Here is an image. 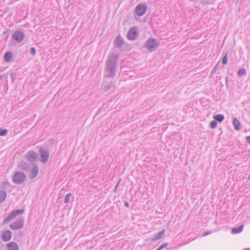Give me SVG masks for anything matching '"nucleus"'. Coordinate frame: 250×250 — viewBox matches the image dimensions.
Instances as JSON below:
<instances>
[{
  "instance_id": "obj_1",
  "label": "nucleus",
  "mask_w": 250,
  "mask_h": 250,
  "mask_svg": "<svg viewBox=\"0 0 250 250\" xmlns=\"http://www.w3.org/2000/svg\"><path fill=\"white\" fill-rule=\"evenodd\" d=\"M118 59V55L109 56L107 58L106 62V70L108 77L113 78L115 76Z\"/></svg>"
},
{
  "instance_id": "obj_2",
  "label": "nucleus",
  "mask_w": 250,
  "mask_h": 250,
  "mask_svg": "<svg viewBox=\"0 0 250 250\" xmlns=\"http://www.w3.org/2000/svg\"><path fill=\"white\" fill-rule=\"evenodd\" d=\"M159 42L155 38L148 39L146 42L145 46L150 52H154L158 48Z\"/></svg>"
},
{
  "instance_id": "obj_3",
  "label": "nucleus",
  "mask_w": 250,
  "mask_h": 250,
  "mask_svg": "<svg viewBox=\"0 0 250 250\" xmlns=\"http://www.w3.org/2000/svg\"><path fill=\"white\" fill-rule=\"evenodd\" d=\"M26 178V175L23 172L17 171L13 175L12 181L15 184L20 185L25 181Z\"/></svg>"
},
{
  "instance_id": "obj_4",
  "label": "nucleus",
  "mask_w": 250,
  "mask_h": 250,
  "mask_svg": "<svg viewBox=\"0 0 250 250\" xmlns=\"http://www.w3.org/2000/svg\"><path fill=\"white\" fill-rule=\"evenodd\" d=\"M24 158L27 161L30 162L32 165H36L38 155L36 152L34 150H30L28 151L25 154Z\"/></svg>"
},
{
  "instance_id": "obj_5",
  "label": "nucleus",
  "mask_w": 250,
  "mask_h": 250,
  "mask_svg": "<svg viewBox=\"0 0 250 250\" xmlns=\"http://www.w3.org/2000/svg\"><path fill=\"white\" fill-rule=\"evenodd\" d=\"M147 10V6L145 3H140L135 7V12L138 17L143 16Z\"/></svg>"
},
{
  "instance_id": "obj_6",
  "label": "nucleus",
  "mask_w": 250,
  "mask_h": 250,
  "mask_svg": "<svg viewBox=\"0 0 250 250\" xmlns=\"http://www.w3.org/2000/svg\"><path fill=\"white\" fill-rule=\"evenodd\" d=\"M138 28L136 26L131 27L128 31L127 38L128 40L133 41L138 36Z\"/></svg>"
},
{
  "instance_id": "obj_7",
  "label": "nucleus",
  "mask_w": 250,
  "mask_h": 250,
  "mask_svg": "<svg viewBox=\"0 0 250 250\" xmlns=\"http://www.w3.org/2000/svg\"><path fill=\"white\" fill-rule=\"evenodd\" d=\"M25 37L24 33L21 31H16L12 35L11 38L17 42H21Z\"/></svg>"
},
{
  "instance_id": "obj_8",
  "label": "nucleus",
  "mask_w": 250,
  "mask_h": 250,
  "mask_svg": "<svg viewBox=\"0 0 250 250\" xmlns=\"http://www.w3.org/2000/svg\"><path fill=\"white\" fill-rule=\"evenodd\" d=\"M24 226V221L22 219H18L14 221L10 225L9 227L13 230L21 229Z\"/></svg>"
},
{
  "instance_id": "obj_9",
  "label": "nucleus",
  "mask_w": 250,
  "mask_h": 250,
  "mask_svg": "<svg viewBox=\"0 0 250 250\" xmlns=\"http://www.w3.org/2000/svg\"><path fill=\"white\" fill-rule=\"evenodd\" d=\"M39 153L41 156V162L46 163L48 161L49 156L48 151L44 148H41L39 150Z\"/></svg>"
},
{
  "instance_id": "obj_10",
  "label": "nucleus",
  "mask_w": 250,
  "mask_h": 250,
  "mask_svg": "<svg viewBox=\"0 0 250 250\" xmlns=\"http://www.w3.org/2000/svg\"><path fill=\"white\" fill-rule=\"evenodd\" d=\"M1 237L3 242H8L12 238V232L9 229H6L2 231Z\"/></svg>"
},
{
  "instance_id": "obj_11",
  "label": "nucleus",
  "mask_w": 250,
  "mask_h": 250,
  "mask_svg": "<svg viewBox=\"0 0 250 250\" xmlns=\"http://www.w3.org/2000/svg\"><path fill=\"white\" fill-rule=\"evenodd\" d=\"M32 166L33 167L32 168H30V170L29 171V177L30 179H33L36 177L39 172V168L37 164L33 165Z\"/></svg>"
},
{
  "instance_id": "obj_12",
  "label": "nucleus",
  "mask_w": 250,
  "mask_h": 250,
  "mask_svg": "<svg viewBox=\"0 0 250 250\" xmlns=\"http://www.w3.org/2000/svg\"><path fill=\"white\" fill-rule=\"evenodd\" d=\"M17 167L19 169L24 171H29L31 168L30 165L24 161L19 163Z\"/></svg>"
},
{
  "instance_id": "obj_13",
  "label": "nucleus",
  "mask_w": 250,
  "mask_h": 250,
  "mask_svg": "<svg viewBox=\"0 0 250 250\" xmlns=\"http://www.w3.org/2000/svg\"><path fill=\"white\" fill-rule=\"evenodd\" d=\"M124 43V41L120 35L117 36L114 41V46L117 48L123 47Z\"/></svg>"
},
{
  "instance_id": "obj_14",
  "label": "nucleus",
  "mask_w": 250,
  "mask_h": 250,
  "mask_svg": "<svg viewBox=\"0 0 250 250\" xmlns=\"http://www.w3.org/2000/svg\"><path fill=\"white\" fill-rule=\"evenodd\" d=\"M6 250H19V246L15 242H10L6 245Z\"/></svg>"
},
{
  "instance_id": "obj_15",
  "label": "nucleus",
  "mask_w": 250,
  "mask_h": 250,
  "mask_svg": "<svg viewBox=\"0 0 250 250\" xmlns=\"http://www.w3.org/2000/svg\"><path fill=\"white\" fill-rule=\"evenodd\" d=\"M115 87V83L114 82H109L108 83H106L104 87V91L106 92L112 88H114Z\"/></svg>"
},
{
  "instance_id": "obj_16",
  "label": "nucleus",
  "mask_w": 250,
  "mask_h": 250,
  "mask_svg": "<svg viewBox=\"0 0 250 250\" xmlns=\"http://www.w3.org/2000/svg\"><path fill=\"white\" fill-rule=\"evenodd\" d=\"M23 209H17L11 212L9 215L12 218H13V219H14L17 215L23 213Z\"/></svg>"
},
{
  "instance_id": "obj_17",
  "label": "nucleus",
  "mask_w": 250,
  "mask_h": 250,
  "mask_svg": "<svg viewBox=\"0 0 250 250\" xmlns=\"http://www.w3.org/2000/svg\"><path fill=\"white\" fill-rule=\"evenodd\" d=\"M244 228V225H241L237 227L233 228L231 229V233L233 234H238L240 233Z\"/></svg>"
},
{
  "instance_id": "obj_18",
  "label": "nucleus",
  "mask_w": 250,
  "mask_h": 250,
  "mask_svg": "<svg viewBox=\"0 0 250 250\" xmlns=\"http://www.w3.org/2000/svg\"><path fill=\"white\" fill-rule=\"evenodd\" d=\"M232 123L236 130H239L240 129V122L237 118H234Z\"/></svg>"
},
{
  "instance_id": "obj_19",
  "label": "nucleus",
  "mask_w": 250,
  "mask_h": 250,
  "mask_svg": "<svg viewBox=\"0 0 250 250\" xmlns=\"http://www.w3.org/2000/svg\"><path fill=\"white\" fill-rule=\"evenodd\" d=\"M165 229H163L161 231L158 233V234L155 236V238L152 239V240L156 241L161 239L164 237L165 234Z\"/></svg>"
},
{
  "instance_id": "obj_20",
  "label": "nucleus",
  "mask_w": 250,
  "mask_h": 250,
  "mask_svg": "<svg viewBox=\"0 0 250 250\" xmlns=\"http://www.w3.org/2000/svg\"><path fill=\"white\" fill-rule=\"evenodd\" d=\"M12 58V54L10 52H6L4 56V60L7 62H11Z\"/></svg>"
},
{
  "instance_id": "obj_21",
  "label": "nucleus",
  "mask_w": 250,
  "mask_h": 250,
  "mask_svg": "<svg viewBox=\"0 0 250 250\" xmlns=\"http://www.w3.org/2000/svg\"><path fill=\"white\" fill-rule=\"evenodd\" d=\"M214 119L219 123H221L224 119V116L223 114H218L214 116Z\"/></svg>"
},
{
  "instance_id": "obj_22",
  "label": "nucleus",
  "mask_w": 250,
  "mask_h": 250,
  "mask_svg": "<svg viewBox=\"0 0 250 250\" xmlns=\"http://www.w3.org/2000/svg\"><path fill=\"white\" fill-rule=\"evenodd\" d=\"M6 197V193L4 190H0V203H2Z\"/></svg>"
},
{
  "instance_id": "obj_23",
  "label": "nucleus",
  "mask_w": 250,
  "mask_h": 250,
  "mask_svg": "<svg viewBox=\"0 0 250 250\" xmlns=\"http://www.w3.org/2000/svg\"><path fill=\"white\" fill-rule=\"evenodd\" d=\"M237 75L239 77H242V76L246 75V71L245 68H242L238 70L237 71Z\"/></svg>"
},
{
  "instance_id": "obj_24",
  "label": "nucleus",
  "mask_w": 250,
  "mask_h": 250,
  "mask_svg": "<svg viewBox=\"0 0 250 250\" xmlns=\"http://www.w3.org/2000/svg\"><path fill=\"white\" fill-rule=\"evenodd\" d=\"M12 220H13V218H12L9 215H8L6 217H5L3 219V224H4L7 223Z\"/></svg>"
},
{
  "instance_id": "obj_25",
  "label": "nucleus",
  "mask_w": 250,
  "mask_h": 250,
  "mask_svg": "<svg viewBox=\"0 0 250 250\" xmlns=\"http://www.w3.org/2000/svg\"><path fill=\"white\" fill-rule=\"evenodd\" d=\"M217 125V121L214 120L212 121L210 123V127L211 128H215L216 127Z\"/></svg>"
},
{
  "instance_id": "obj_26",
  "label": "nucleus",
  "mask_w": 250,
  "mask_h": 250,
  "mask_svg": "<svg viewBox=\"0 0 250 250\" xmlns=\"http://www.w3.org/2000/svg\"><path fill=\"white\" fill-rule=\"evenodd\" d=\"M7 129L0 128V136H4L7 134Z\"/></svg>"
},
{
  "instance_id": "obj_27",
  "label": "nucleus",
  "mask_w": 250,
  "mask_h": 250,
  "mask_svg": "<svg viewBox=\"0 0 250 250\" xmlns=\"http://www.w3.org/2000/svg\"><path fill=\"white\" fill-rule=\"evenodd\" d=\"M222 62L224 65L227 64V63H228V54H227V53H226L223 56L222 60Z\"/></svg>"
},
{
  "instance_id": "obj_28",
  "label": "nucleus",
  "mask_w": 250,
  "mask_h": 250,
  "mask_svg": "<svg viewBox=\"0 0 250 250\" xmlns=\"http://www.w3.org/2000/svg\"><path fill=\"white\" fill-rule=\"evenodd\" d=\"M72 196V193H69L67 194L65 197L64 202L65 203H67L69 202L70 197Z\"/></svg>"
},
{
  "instance_id": "obj_29",
  "label": "nucleus",
  "mask_w": 250,
  "mask_h": 250,
  "mask_svg": "<svg viewBox=\"0 0 250 250\" xmlns=\"http://www.w3.org/2000/svg\"><path fill=\"white\" fill-rule=\"evenodd\" d=\"M30 53L32 56H35L36 53V49L33 47H31L30 48Z\"/></svg>"
},
{
  "instance_id": "obj_30",
  "label": "nucleus",
  "mask_w": 250,
  "mask_h": 250,
  "mask_svg": "<svg viewBox=\"0 0 250 250\" xmlns=\"http://www.w3.org/2000/svg\"><path fill=\"white\" fill-rule=\"evenodd\" d=\"M7 76H8V75L6 73H3L1 75H0V81L3 78H5L6 80V82H7L8 81V80H7Z\"/></svg>"
},
{
  "instance_id": "obj_31",
  "label": "nucleus",
  "mask_w": 250,
  "mask_h": 250,
  "mask_svg": "<svg viewBox=\"0 0 250 250\" xmlns=\"http://www.w3.org/2000/svg\"><path fill=\"white\" fill-rule=\"evenodd\" d=\"M220 62H218V63L215 65L212 70H211L212 73H215L216 71L217 68L218 67Z\"/></svg>"
},
{
  "instance_id": "obj_32",
  "label": "nucleus",
  "mask_w": 250,
  "mask_h": 250,
  "mask_svg": "<svg viewBox=\"0 0 250 250\" xmlns=\"http://www.w3.org/2000/svg\"><path fill=\"white\" fill-rule=\"evenodd\" d=\"M168 245V244L167 243H163L160 247L159 248H160V249L162 250H163V249L165 248L166 247H167V246Z\"/></svg>"
},
{
  "instance_id": "obj_33",
  "label": "nucleus",
  "mask_w": 250,
  "mask_h": 250,
  "mask_svg": "<svg viewBox=\"0 0 250 250\" xmlns=\"http://www.w3.org/2000/svg\"><path fill=\"white\" fill-rule=\"evenodd\" d=\"M225 84L226 87L228 88L229 87V78L228 77H225Z\"/></svg>"
},
{
  "instance_id": "obj_34",
  "label": "nucleus",
  "mask_w": 250,
  "mask_h": 250,
  "mask_svg": "<svg viewBox=\"0 0 250 250\" xmlns=\"http://www.w3.org/2000/svg\"><path fill=\"white\" fill-rule=\"evenodd\" d=\"M121 181H122V179H120L119 180V181H118V183L116 184V186H115V188H114V191H116L117 188H118V187L119 186V184H120V182H121Z\"/></svg>"
},
{
  "instance_id": "obj_35",
  "label": "nucleus",
  "mask_w": 250,
  "mask_h": 250,
  "mask_svg": "<svg viewBox=\"0 0 250 250\" xmlns=\"http://www.w3.org/2000/svg\"><path fill=\"white\" fill-rule=\"evenodd\" d=\"M11 78L12 79V81H14L15 80V77L14 73H12L11 74Z\"/></svg>"
},
{
  "instance_id": "obj_36",
  "label": "nucleus",
  "mask_w": 250,
  "mask_h": 250,
  "mask_svg": "<svg viewBox=\"0 0 250 250\" xmlns=\"http://www.w3.org/2000/svg\"><path fill=\"white\" fill-rule=\"evenodd\" d=\"M246 140L247 142L250 144V136H248L246 137Z\"/></svg>"
},
{
  "instance_id": "obj_37",
  "label": "nucleus",
  "mask_w": 250,
  "mask_h": 250,
  "mask_svg": "<svg viewBox=\"0 0 250 250\" xmlns=\"http://www.w3.org/2000/svg\"><path fill=\"white\" fill-rule=\"evenodd\" d=\"M125 206L126 208H129V203L127 202H125Z\"/></svg>"
},
{
  "instance_id": "obj_38",
  "label": "nucleus",
  "mask_w": 250,
  "mask_h": 250,
  "mask_svg": "<svg viewBox=\"0 0 250 250\" xmlns=\"http://www.w3.org/2000/svg\"><path fill=\"white\" fill-rule=\"evenodd\" d=\"M214 74V73H212V71H211V72H210V74H209V77L210 78H212L213 77V74Z\"/></svg>"
},
{
  "instance_id": "obj_39",
  "label": "nucleus",
  "mask_w": 250,
  "mask_h": 250,
  "mask_svg": "<svg viewBox=\"0 0 250 250\" xmlns=\"http://www.w3.org/2000/svg\"><path fill=\"white\" fill-rule=\"evenodd\" d=\"M210 233V231H207L205 233V235H208V234H209Z\"/></svg>"
},
{
  "instance_id": "obj_40",
  "label": "nucleus",
  "mask_w": 250,
  "mask_h": 250,
  "mask_svg": "<svg viewBox=\"0 0 250 250\" xmlns=\"http://www.w3.org/2000/svg\"><path fill=\"white\" fill-rule=\"evenodd\" d=\"M243 250H250V248H245Z\"/></svg>"
},
{
  "instance_id": "obj_41",
  "label": "nucleus",
  "mask_w": 250,
  "mask_h": 250,
  "mask_svg": "<svg viewBox=\"0 0 250 250\" xmlns=\"http://www.w3.org/2000/svg\"><path fill=\"white\" fill-rule=\"evenodd\" d=\"M156 250H161L160 248L159 247L158 249H157Z\"/></svg>"
},
{
  "instance_id": "obj_42",
  "label": "nucleus",
  "mask_w": 250,
  "mask_h": 250,
  "mask_svg": "<svg viewBox=\"0 0 250 250\" xmlns=\"http://www.w3.org/2000/svg\"><path fill=\"white\" fill-rule=\"evenodd\" d=\"M21 235H22V232H21Z\"/></svg>"
}]
</instances>
